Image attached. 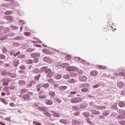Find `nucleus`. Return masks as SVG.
I'll return each mask as SVG.
<instances>
[{
    "mask_svg": "<svg viewBox=\"0 0 125 125\" xmlns=\"http://www.w3.org/2000/svg\"><path fill=\"white\" fill-rule=\"evenodd\" d=\"M66 70L68 71H73L75 72V71H77V67L75 66H67L66 67Z\"/></svg>",
    "mask_w": 125,
    "mask_h": 125,
    "instance_id": "1",
    "label": "nucleus"
},
{
    "mask_svg": "<svg viewBox=\"0 0 125 125\" xmlns=\"http://www.w3.org/2000/svg\"><path fill=\"white\" fill-rule=\"evenodd\" d=\"M81 101H82V99L80 98H74L71 100L72 103H79V102H81Z\"/></svg>",
    "mask_w": 125,
    "mask_h": 125,
    "instance_id": "2",
    "label": "nucleus"
},
{
    "mask_svg": "<svg viewBox=\"0 0 125 125\" xmlns=\"http://www.w3.org/2000/svg\"><path fill=\"white\" fill-rule=\"evenodd\" d=\"M117 86L119 88H124L125 86V84L122 81H119L117 83Z\"/></svg>",
    "mask_w": 125,
    "mask_h": 125,
    "instance_id": "3",
    "label": "nucleus"
},
{
    "mask_svg": "<svg viewBox=\"0 0 125 125\" xmlns=\"http://www.w3.org/2000/svg\"><path fill=\"white\" fill-rule=\"evenodd\" d=\"M79 81L81 82H86L87 81V77L85 76H81L79 77Z\"/></svg>",
    "mask_w": 125,
    "mask_h": 125,
    "instance_id": "4",
    "label": "nucleus"
},
{
    "mask_svg": "<svg viewBox=\"0 0 125 125\" xmlns=\"http://www.w3.org/2000/svg\"><path fill=\"white\" fill-rule=\"evenodd\" d=\"M90 76L92 77H96L98 75V71L97 70L92 71L90 73Z\"/></svg>",
    "mask_w": 125,
    "mask_h": 125,
    "instance_id": "5",
    "label": "nucleus"
},
{
    "mask_svg": "<svg viewBox=\"0 0 125 125\" xmlns=\"http://www.w3.org/2000/svg\"><path fill=\"white\" fill-rule=\"evenodd\" d=\"M97 67L98 69H99L100 70H106L107 69V66H105L104 65H97Z\"/></svg>",
    "mask_w": 125,
    "mask_h": 125,
    "instance_id": "6",
    "label": "nucleus"
},
{
    "mask_svg": "<svg viewBox=\"0 0 125 125\" xmlns=\"http://www.w3.org/2000/svg\"><path fill=\"white\" fill-rule=\"evenodd\" d=\"M51 113H53V115L56 118H59L60 117V114L59 113H57L53 111H51Z\"/></svg>",
    "mask_w": 125,
    "mask_h": 125,
    "instance_id": "7",
    "label": "nucleus"
},
{
    "mask_svg": "<svg viewBox=\"0 0 125 125\" xmlns=\"http://www.w3.org/2000/svg\"><path fill=\"white\" fill-rule=\"evenodd\" d=\"M67 86H65V85H62V86H60V87H59V89H60V90H65L66 89H67Z\"/></svg>",
    "mask_w": 125,
    "mask_h": 125,
    "instance_id": "8",
    "label": "nucleus"
},
{
    "mask_svg": "<svg viewBox=\"0 0 125 125\" xmlns=\"http://www.w3.org/2000/svg\"><path fill=\"white\" fill-rule=\"evenodd\" d=\"M0 101L5 104V105H7V104H8V103L7 102V101H6V100L2 98H0Z\"/></svg>",
    "mask_w": 125,
    "mask_h": 125,
    "instance_id": "9",
    "label": "nucleus"
},
{
    "mask_svg": "<svg viewBox=\"0 0 125 125\" xmlns=\"http://www.w3.org/2000/svg\"><path fill=\"white\" fill-rule=\"evenodd\" d=\"M62 78V75L60 74H56L54 76V78L56 79V80H60Z\"/></svg>",
    "mask_w": 125,
    "mask_h": 125,
    "instance_id": "10",
    "label": "nucleus"
},
{
    "mask_svg": "<svg viewBox=\"0 0 125 125\" xmlns=\"http://www.w3.org/2000/svg\"><path fill=\"white\" fill-rule=\"evenodd\" d=\"M2 83H2V85H8L9 82H6V79L2 80Z\"/></svg>",
    "mask_w": 125,
    "mask_h": 125,
    "instance_id": "11",
    "label": "nucleus"
},
{
    "mask_svg": "<svg viewBox=\"0 0 125 125\" xmlns=\"http://www.w3.org/2000/svg\"><path fill=\"white\" fill-rule=\"evenodd\" d=\"M23 99H24V100L28 101L29 99H30V96H29L28 95H24L23 96Z\"/></svg>",
    "mask_w": 125,
    "mask_h": 125,
    "instance_id": "12",
    "label": "nucleus"
},
{
    "mask_svg": "<svg viewBox=\"0 0 125 125\" xmlns=\"http://www.w3.org/2000/svg\"><path fill=\"white\" fill-rule=\"evenodd\" d=\"M47 97L46 95H41L39 96L40 99H45Z\"/></svg>",
    "mask_w": 125,
    "mask_h": 125,
    "instance_id": "13",
    "label": "nucleus"
},
{
    "mask_svg": "<svg viewBox=\"0 0 125 125\" xmlns=\"http://www.w3.org/2000/svg\"><path fill=\"white\" fill-rule=\"evenodd\" d=\"M42 52H43V53H45L46 54H51V53H50V52H49V51H48V50H47L46 49H43Z\"/></svg>",
    "mask_w": 125,
    "mask_h": 125,
    "instance_id": "14",
    "label": "nucleus"
},
{
    "mask_svg": "<svg viewBox=\"0 0 125 125\" xmlns=\"http://www.w3.org/2000/svg\"><path fill=\"white\" fill-rule=\"evenodd\" d=\"M40 111H42V112H45L46 111V108L45 107L40 106L39 107Z\"/></svg>",
    "mask_w": 125,
    "mask_h": 125,
    "instance_id": "15",
    "label": "nucleus"
},
{
    "mask_svg": "<svg viewBox=\"0 0 125 125\" xmlns=\"http://www.w3.org/2000/svg\"><path fill=\"white\" fill-rule=\"evenodd\" d=\"M119 106H120V107H125V103H124V102H120L118 103Z\"/></svg>",
    "mask_w": 125,
    "mask_h": 125,
    "instance_id": "16",
    "label": "nucleus"
},
{
    "mask_svg": "<svg viewBox=\"0 0 125 125\" xmlns=\"http://www.w3.org/2000/svg\"><path fill=\"white\" fill-rule=\"evenodd\" d=\"M5 19H7V20H9V21H12V17L11 16H7L5 17Z\"/></svg>",
    "mask_w": 125,
    "mask_h": 125,
    "instance_id": "17",
    "label": "nucleus"
},
{
    "mask_svg": "<svg viewBox=\"0 0 125 125\" xmlns=\"http://www.w3.org/2000/svg\"><path fill=\"white\" fill-rule=\"evenodd\" d=\"M49 84L48 83H44L42 84V87H44V88H47V87H49Z\"/></svg>",
    "mask_w": 125,
    "mask_h": 125,
    "instance_id": "18",
    "label": "nucleus"
},
{
    "mask_svg": "<svg viewBox=\"0 0 125 125\" xmlns=\"http://www.w3.org/2000/svg\"><path fill=\"white\" fill-rule=\"evenodd\" d=\"M67 66H68V63H67L66 62L61 64V67H62V68H66V67H67Z\"/></svg>",
    "mask_w": 125,
    "mask_h": 125,
    "instance_id": "19",
    "label": "nucleus"
},
{
    "mask_svg": "<svg viewBox=\"0 0 125 125\" xmlns=\"http://www.w3.org/2000/svg\"><path fill=\"white\" fill-rule=\"evenodd\" d=\"M68 82L69 83H76V80L74 79H70Z\"/></svg>",
    "mask_w": 125,
    "mask_h": 125,
    "instance_id": "20",
    "label": "nucleus"
},
{
    "mask_svg": "<svg viewBox=\"0 0 125 125\" xmlns=\"http://www.w3.org/2000/svg\"><path fill=\"white\" fill-rule=\"evenodd\" d=\"M49 95L51 96V97H54L55 96V92H50L49 93Z\"/></svg>",
    "mask_w": 125,
    "mask_h": 125,
    "instance_id": "21",
    "label": "nucleus"
},
{
    "mask_svg": "<svg viewBox=\"0 0 125 125\" xmlns=\"http://www.w3.org/2000/svg\"><path fill=\"white\" fill-rule=\"evenodd\" d=\"M44 114L45 115V116H46V117H48L49 118H50V117H51V114L47 112H45L44 113Z\"/></svg>",
    "mask_w": 125,
    "mask_h": 125,
    "instance_id": "22",
    "label": "nucleus"
},
{
    "mask_svg": "<svg viewBox=\"0 0 125 125\" xmlns=\"http://www.w3.org/2000/svg\"><path fill=\"white\" fill-rule=\"evenodd\" d=\"M53 76V73H52V71H51V72L48 73L47 75V78H51Z\"/></svg>",
    "mask_w": 125,
    "mask_h": 125,
    "instance_id": "23",
    "label": "nucleus"
},
{
    "mask_svg": "<svg viewBox=\"0 0 125 125\" xmlns=\"http://www.w3.org/2000/svg\"><path fill=\"white\" fill-rule=\"evenodd\" d=\"M26 63L29 64H33V63H34V61L32 60H28L26 61Z\"/></svg>",
    "mask_w": 125,
    "mask_h": 125,
    "instance_id": "24",
    "label": "nucleus"
},
{
    "mask_svg": "<svg viewBox=\"0 0 125 125\" xmlns=\"http://www.w3.org/2000/svg\"><path fill=\"white\" fill-rule=\"evenodd\" d=\"M81 91H82L83 92H88V89L86 88H83L81 89Z\"/></svg>",
    "mask_w": 125,
    "mask_h": 125,
    "instance_id": "25",
    "label": "nucleus"
},
{
    "mask_svg": "<svg viewBox=\"0 0 125 125\" xmlns=\"http://www.w3.org/2000/svg\"><path fill=\"white\" fill-rule=\"evenodd\" d=\"M63 78L64 79H65V80H68V79H70V75H68V74H65L63 76Z\"/></svg>",
    "mask_w": 125,
    "mask_h": 125,
    "instance_id": "26",
    "label": "nucleus"
},
{
    "mask_svg": "<svg viewBox=\"0 0 125 125\" xmlns=\"http://www.w3.org/2000/svg\"><path fill=\"white\" fill-rule=\"evenodd\" d=\"M82 85L84 88H85V87H88L89 86V84L86 83L83 84Z\"/></svg>",
    "mask_w": 125,
    "mask_h": 125,
    "instance_id": "27",
    "label": "nucleus"
},
{
    "mask_svg": "<svg viewBox=\"0 0 125 125\" xmlns=\"http://www.w3.org/2000/svg\"><path fill=\"white\" fill-rule=\"evenodd\" d=\"M35 50L33 48H28L26 51H27V52H33V51H34Z\"/></svg>",
    "mask_w": 125,
    "mask_h": 125,
    "instance_id": "28",
    "label": "nucleus"
},
{
    "mask_svg": "<svg viewBox=\"0 0 125 125\" xmlns=\"http://www.w3.org/2000/svg\"><path fill=\"white\" fill-rule=\"evenodd\" d=\"M47 82L48 83H54V81L53 80V79L50 78V79H49L47 81Z\"/></svg>",
    "mask_w": 125,
    "mask_h": 125,
    "instance_id": "29",
    "label": "nucleus"
},
{
    "mask_svg": "<svg viewBox=\"0 0 125 125\" xmlns=\"http://www.w3.org/2000/svg\"><path fill=\"white\" fill-rule=\"evenodd\" d=\"M53 104V103H52V101H47L46 102V104H47L48 105H52Z\"/></svg>",
    "mask_w": 125,
    "mask_h": 125,
    "instance_id": "30",
    "label": "nucleus"
},
{
    "mask_svg": "<svg viewBox=\"0 0 125 125\" xmlns=\"http://www.w3.org/2000/svg\"><path fill=\"white\" fill-rule=\"evenodd\" d=\"M51 72H52V71L51 70V69H47L45 71V73H46V74H48L49 73H51Z\"/></svg>",
    "mask_w": 125,
    "mask_h": 125,
    "instance_id": "31",
    "label": "nucleus"
},
{
    "mask_svg": "<svg viewBox=\"0 0 125 125\" xmlns=\"http://www.w3.org/2000/svg\"><path fill=\"white\" fill-rule=\"evenodd\" d=\"M83 115L84 117L85 118H87V117L89 116V113H83Z\"/></svg>",
    "mask_w": 125,
    "mask_h": 125,
    "instance_id": "32",
    "label": "nucleus"
},
{
    "mask_svg": "<svg viewBox=\"0 0 125 125\" xmlns=\"http://www.w3.org/2000/svg\"><path fill=\"white\" fill-rule=\"evenodd\" d=\"M5 15H9L10 14H11V11H7L4 13Z\"/></svg>",
    "mask_w": 125,
    "mask_h": 125,
    "instance_id": "33",
    "label": "nucleus"
},
{
    "mask_svg": "<svg viewBox=\"0 0 125 125\" xmlns=\"http://www.w3.org/2000/svg\"><path fill=\"white\" fill-rule=\"evenodd\" d=\"M31 57H33V58H35V57H37V55H38V54L37 53H32L31 54Z\"/></svg>",
    "mask_w": 125,
    "mask_h": 125,
    "instance_id": "34",
    "label": "nucleus"
},
{
    "mask_svg": "<svg viewBox=\"0 0 125 125\" xmlns=\"http://www.w3.org/2000/svg\"><path fill=\"white\" fill-rule=\"evenodd\" d=\"M19 83L20 84H25V83H26V82L25 81H23V80H21L19 82Z\"/></svg>",
    "mask_w": 125,
    "mask_h": 125,
    "instance_id": "35",
    "label": "nucleus"
},
{
    "mask_svg": "<svg viewBox=\"0 0 125 125\" xmlns=\"http://www.w3.org/2000/svg\"><path fill=\"white\" fill-rule=\"evenodd\" d=\"M71 58H72V57H71V55H68L65 57V59H66L67 60H70V59H71Z\"/></svg>",
    "mask_w": 125,
    "mask_h": 125,
    "instance_id": "36",
    "label": "nucleus"
},
{
    "mask_svg": "<svg viewBox=\"0 0 125 125\" xmlns=\"http://www.w3.org/2000/svg\"><path fill=\"white\" fill-rule=\"evenodd\" d=\"M60 123H61V124H66V120H65L64 119L60 120Z\"/></svg>",
    "mask_w": 125,
    "mask_h": 125,
    "instance_id": "37",
    "label": "nucleus"
},
{
    "mask_svg": "<svg viewBox=\"0 0 125 125\" xmlns=\"http://www.w3.org/2000/svg\"><path fill=\"white\" fill-rule=\"evenodd\" d=\"M20 69H21V70H25V69H26V66L24 65H21L20 66Z\"/></svg>",
    "mask_w": 125,
    "mask_h": 125,
    "instance_id": "38",
    "label": "nucleus"
},
{
    "mask_svg": "<svg viewBox=\"0 0 125 125\" xmlns=\"http://www.w3.org/2000/svg\"><path fill=\"white\" fill-rule=\"evenodd\" d=\"M47 69V66H44V67H42V68H41V70L42 71H44V72H45L46 70Z\"/></svg>",
    "mask_w": 125,
    "mask_h": 125,
    "instance_id": "39",
    "label": "nucleus"
},
{
    "mask_svg": "<svg viewBox=\"0 0 125 125\" xmlns=\"http://www.w3.org/2000/svg\"><path fill=\"white\" fill-rule=\"evenodd\" d=\"M112 108V109H117V104H113Z\"/></svg>",
    "mask_w": 125,
    "mask_h": 125,
    "instance_id": "40",
    "label": "nucleus"
},
{
    "mask_svg": "<svg viewBox=\"0 0 125 125\" xmlns=\"http://www.w3.org/2000/svg\"><path fill=\"white\" fill-rule=\"evenodd\" d=\"M0 59H5V56H4V55L0 54Z\"/></svg>",
    "mask_w": 125,
    "mask_h": 125,
    "instance_id": "41",
    "label": "nucleus"
},
{
    "mask_svg": "<svg viewBox=\"0 0 125 125\" xmlns=\"http://www.w3.org/2000/svg\"><path fill=\"white\" fill-rule=\"evenodd\" d=\"M92 113L94 115H99V111H93Z\"/></svg>",
    "mask_w": 125,
    "mask_h": 125,
    "instance_id": "42",
    "label": "nucleus"
},
{
    "mask_svg": "<svg viewBox=\"0 0 125 125\" xmlns=\"http://www.w3.org/2000/svg\"><path fill=\"white\" fill-rule=\"evenodd\" d=\"M86 121L88 123V124H89V125H92V123H91V122H90V119H89V118H87L86 119Z\"/></svg>",
    "mask_w": 125,
    "mask_h": 125,
    "instance_id": "43",
    "label": "nucleus"
},
{
    "mask_svg": "<svg viewBox=\"0 0 125 125\" xmlns=\"http://www.w3.org/2000/svg\"><path fill=\"white\" fill-rule=\"evenodd\" d=\"M34 63H38L39 62V59L35 58L34 59Z\"/></svg>",
    "mask_w": 125,
    "mask_h": 125,
    "instance_id": "44",
    "label": "nucleus"
},
{
    "mask_svg": "<svg viewBox=\"0 0 125 125\" xmlns=\"http://www.w3.org/2000/svg\"><path fill=\"white\" fill-rule=\"evenodd\" d=\"M92 87L93 88H97V87H99V84H97L96 85H93Z\"/></svg>",
    "mask_w": 125,
    "mask_h": 125,
    "instance_id": "45",
    "label": "nucleus"
},
{
    "mask_svg": "<svg viewBox=\"0 0 125 125\" xmlns=\"http://www.w3.org/2000/svg\"><path fill=\"white\" fill-rule=\"evenodd\" d=\"M21 92L22 93H25V92H27V89H21Z\"/></svg>",
    "mask_w": 125,
    "mask_h": 125,
    "instance_id": "46",
    "label": "nucleus"
},
{
    "mask_svg": "<svg viewBox=\"0 0 125 125\" xmlns=\"http://www.w3.org/2000/svg\"><path fill=\"white\" fill-rule=\"evenodd\" d=\"M24 35H25V36H31V33H30V32H25Z\"/></svg>",
    "mask_w": 125,
    "mask_h": 125,
    "instance_id": "47",
    "label": "nucleus"
},
{
    "mask_svg": "<svg viewBox=\"0 0 125 125\" xmlns=\"http://www.w3.org/2000/svg\"><path fill=\"white\" fill-rule=\"evenodd\" d=\"M10 106H11V107H15V104L13 103H10Z\"/></svg>",
    "mask_w": 125,
    "mask_h": 125,
    "instance_id": "48",
    "label": "nucleus"
},
{
    "mask_svg": "<svg viewBox=\"0 0 125 125\" xmlns=\"http://www.w3.org/2000/svg\"><path fill=\"white\" fill-rule=\"evenodd\" d=\"M120 118L121 120H124V119H125V116L120 115Z\"/></svg>",
    "mask_w": 125,
    "mask_h": 125,
    "instance_id": "49",
    "label": "nucleus"
},
{
    "mask_svg": "<svg viewBox=\"0 0 125 125\" xmlns=\"http://www.w3.org/2000/svg\"><path fill=\"white\" fill-rule=\"evenodd\" d=\"M42 86V83H40L39 84L37 85V87L41 88Z\"/></svg>",
    "mask_w": 125,
    "mask_h": 125,
    "instance_id": "50",
    "label": "nucleus"
},
{
    "mask_svg": "<svg viewBox=\"0 0 125 125\" xmlns=\"http://www.w3.org/2000/svg\"><path fill=\"white\" fill-rule=\"evenodd\" d=\"M8 88H9L8 86H6V87H4V90L5 91H7V90H8Z\"/></svg>",
    "mask_w": 125,
    "mask_h": 125,
    "instance_id": "51",
    "label": "nucleus"
},
{
    "mask_svg": "<svg viewBox=\"0 0 125 125\" xmlns=\"http://www.w3.org/2000/svg\"><path fill=\"white\" fill-rule=\"evenodd\" d=\"M71 77H76V74L75 72H72L71 73Z\"/></svg>",
    "mask_w": 125,
    "mask_h": 125,
    "instance_id": "52",
    "label": "nucleus"
},
{
    "mask_svg": "<svg viewBox=\"0 0 125 125\" xmlns=\"http://www.w3.org/2000/svg\"><path fill=\"white\" fill-rule=\"evenodd\" d=\"M120 124L121 125H125V121L124 120H123L121 122H120Z\"/></svg>",
    "mask_w": 125,
    "mask_h": 125,
    "instance_id": "53",
    "label": "nucleus"
},
{
    "mask_svg": "<svg viewBox=\"0 0 125 125\" xmlns=\"http://www.w3.org/2000/svg\"><path fill=\"white\" fill-rule=\"evenodd\" d=\"M19 54H20V52H18L14 55V56H17V55H19Z\"/></svg>",
    "mask_w": 125,
    "mask_h": 125,
    "instance_id": "54",
    "label": "nucleus"
},
{
    "mask_svg": "<svg viewBox=\"0 0 125 125\" xmlns=\"http://www.w3.org/2000/svg\"><path fill=\"white\" fill-rule=\"evenodd\" d=\"M76 93H77L76 91H72L70 93V94H76Z\"/></svg>",
    "mask_w": 125,
    "mask_h": 125,
    "instance_id": "55",
    "label": "nucleus"
},
{
    "mask_svg": "<svg viewBox=\"0 0 125 125\" xmlns=\"http://www.w3.org/2000/svg\"><path fill=\"white\" fill-rule=\"evenodd\" d=\"M59 86V85L58 84H54V87H58Z\"/></svg>",
    "mask_w": 125,
    "mask_h": 125,
    "instance_id": "56",
    "label": "nucleus"
},
{
    "mask_svg": "<svg viewBox=\"0 0 125 125\" xmlns=\"http://www.w3.org/2000/svg\"><path fill=\"white\" fill-rule=\"evenodd\" d=\"M99 119H100L101 120H102V119H104V116H99Z\"/></svg>",
    "mask_w": 125,
    "mask_h": 125,
    "instance_id": "57",
    "label": "nucleus"
},
{
    "mask_svg": "<svg viewBox=\"0 0 125 125\" xmlns=\"http://www.w3.org/2000/svg\"><path fill=\"white\" fill-rule=\"evenodd\" d=\"M116 118H117L118 120H121V115L117 116Z\"/></svg>",
    "mask_w": 125,
    "mask_h": 125,
    "instance_id": "58",
    "label": "nucleus"
},
{
    "mask_svg": "<svg viewBox=\"0 0 125 125\" xmlns=\"http://www.w3.org/2000/svg\"><path fill=\"white\" fill-rule=\"evenodd\" d=\"M1 94L2 96H5V93L4 92H2Z\"/></svg>",
    "mask_w": 125,
    "mask_h": 125,
    "instance_id": "59",
    "label": "nucleus"
},
{
    "mask_svg": "<svg viewBox=\"0 0 125 125\" xmlns=\"http://www.w3.org/2000/svg\"><path fill=\"white\" fill-rule=\"evenodd\" d=\"M104 116H108V113H107L106 112H104Z\"/></svg>",
    "mask_w": 125,
    "mask_h": 125,
    "instance_id": "60",
    "label": "nucleus"
},
{
    "mask_svg": "<svg viewBox=\"0 0 125 125\" xmlns=\"http://www.w3.org/2000/svg\"><path fill=\"white\" fill-rule=\"evenodd\" d=\"M35 79L36 81H39V77H35Z\"/></svg>",
    "mask_w": 125,
    "mask_h": 125,
    "instance_id": "61",
    "label": "nucleus"
},
{
    "mask_svg": "<svg viewBox=\"0 0 125 125\" xmlns=\"http://www.w3.org/2000/svg\"><path fill=\"white\" fill-rule=\"evenodd\" d=\"M43 61H46V57L43 58Z\"/></svg>",
    "mask_w": 125,
    "mask_h": 125,
    "instance_id": "62",
    "label": "nucleus"
},
{
    "mask_svg": "<svg viewBox=\"0 0 125 125\" xmlns=\"http://www.w3.org/2000/svg\"><path fill=\"white\" fill-rule=\"evenodd\" d=\"M5 67H9V65L6 63L5 64Z\"/></svg>",
    "mask_w": 125,
    "mask_h": 125,
    "instance_id": "63",
    "label": "nucleus"
},
{
    "mask_svg": "<svg viewBox=\"0 0 125 125\" xmlns=\"http://www.w3.org/2000/svg\"><path fill=\"white\" fill-rule=\"evenodd\" d=\"M0 125H5L4 124V123H1V122H0Z\"/></svg>",
    "mask_w": 125,
    "mask_h": 125,
    "instance_id": "64",
    "label": "nucleus"
}]
</instances>
